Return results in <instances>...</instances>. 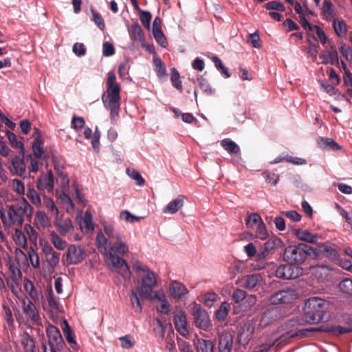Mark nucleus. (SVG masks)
Listing matches in <instances>:
<instances>
[{"label": "nucleus", "instance_id": "72a5a7b5", "mask_svg": "<svg viewBox=\"0 0 352 352\" xmlns=\"http://www.w3.org/2000/svg\"><path fill=\"white\" fill-rule=\"evenodd\" d=\"M80 226L82 230H85V231L88 233L91 232L94 230V226L92 222V216L91 214L86 211L81 221L80 222Z\"/></svg>", "mask_w": 352, "mask_h": 352}, {"label": "nucleus", "instance_id": "09e8293b", "mask_svg": "<svg viewBox=\"0 0 352 352\" xmlns=\"http://www.w3.org/2000/svg\"><path fill=\"white\" fill-rule=\"evenodd\" d=\"M153 63L155 67V71L159 76H163L166 74V67L164 62L159 57L153 58Z\"/></svg>", "mask_w": 352, "mask_h": 352}, {"label": "nucleus", "instance_id": "7c9ffc66", "mask_svg": "<svg viewBox=\"0 0 352 352\" xmlns=\"http://www.w3.org/2000/svg\"><path fill=\"white\" fill-rule=\"evenodd\" d=\"M276 245L275 239H269L265 243L264 245L261 248L259 252L256 254L258 259L261 260L265 258L272 250H274Z\"/></svg>", "mask_w": 352, "mask_h": 352}, {"label": "nucleus", "instance_id": "8fccbe9b", "mask_svg": "<svg viewBox=\"0 0 352 352\" xmlns=\"http://www.w3.org/2000/svg\"><path fill=\"white\" fill-rule=\"evenodd\" d=\"M170 80L174 87H175L179 91L182 90V81L180 80V75L175 68L171 69Z\"/></svg>", "mask_w": 352, "mask_h": 352}, {"label": "nucleus", "instance_id": "e433bc0d", "mask_svg": "<svg viewBox=\"0 0 352 352\" xmlns=\"http://www.w3.org/2000/svg\"><path fill=\"white\" fill-rule=\"evenodd\" d=\"M322 14L327 21H333L334 7L329 0H324L322 6Z\"/></svg>", "mask_w": 352, "mask_h": 352}, {"label": "nucleus", "instance_id": "774afa93", "mask_svg": "<svg viewBox=\"0 0 352 352\" xmlns=\"http://www.w3.org/2000/svg\"><path fill=\"white\" fill-rule=\"evenodd\" d=\"M342 64L343 68L345 71V74L343 77L344 84L346 87H352V74L347 69L346 65L344 62H342Z\"/></svg>", "mask_w": 352, "mask_h": 352}, {"label": "nucleus", "instance_id": "4468645a", "mask_svg": "<svg viewBox=\"0 0 352 352\" xmlns=\"http://www.w3.org/2000/svg\"><path fill=\"white\" fill-rule=\"evenodd\" d=\"M312 253L315 258L327 257L331 261H335L338 258L337 250L325 243H319L316 248L313 247Z\"/></svg>", "mask_w": 352, "mask_h": 352}, {"label": "nucleus", "instance_id": "de8ad7c7", "mask_svg": "<svg viewBox=\"0 0 352 352\" xmlns=\"http://www.w3.org/2000/svg\"><path fill=\"white\" fill-rule=\"evenodd\" d=\"M212 62L214 63L215 67H217V69L223 74L225 76L226 78H229L230 77V74L228 71V69L227 67H226L221 60L217 57V56H212Z\"/></svg>", "mask_w": 352, "mask_h": 352}, {"label": "nucleus", "instance_id": "864d4df0", "mask_svg": "<svg viewBox=\"0 0 352 352\" xmlns=\"http://www.w3.org/2000/svg\"><path fill=\"white\" fill-rule=\"evenodd\" d=\"M198 81L200 89L207 95L211 96L214 94V89L210 87V84L208 83L206 79L201 76L200 78H198Z\"/></svg>", "mask_w": 352, "mask_h": 352}, {"label": "nucleus", "instance_id": "20e7f679", "mask_svg": "<svg viewBox=\"0 0 352 352\" xmlns=\"http://www.w3.org/2000/svg\"><path fill=\"white\" fill-rule=\"evenodd\" d=\"M107 91L102 95V101L104 107L110 111L111 123H117L120 112V87L116 82V76L114 72L107 74Z\"/></svg>", "mask_w": 352, "mask_h": 352}, {"label": "nucleus", "instance_id": "79ce46f5", "mask_svg": "<svg viewBox=\"0 0 352 352\" xmlns=\"http://www.w3.org/2000/svg\"><path fill=\"white\" fill-rule=\"evenodd\" d=\"M8 139L11 146L15 148H19V151L25 152L24 145L21 141L18 140L16 135L9 131L6 132Z\"/></svg>", "mask_w": 352, "mask_h": 352}, {"label": "nucleus", "instance_id": "bb28decb", "mask_svg": "<svg viewBox=\"0 0 352 352\" xmlns=\"http://www.w3.org/2000/svg\"><path fill=\"white\" fill-rule=\"evenodd\" d=\"M188 292L185 285L177 281H173L170 286V295L176 299H182Z\"/></svg>", "mask_w": 352, "mask_h": 352}, {"label": "nucleus", "instance_id": "37998d69", "mask_svg": "<svg viewBox=\"0 0 352 352\" xmlns=\"http://www.w3.org/2000/svg\"><path fill=\"white\" fill-rule=\"evenodd\" d=\"M318 144L321 147L323 148H329L333 151H337L340 150L341 146L338 144L335 141H333L331 138H322L320 141L318 142Z\"/></svg>", "mask_w": 352, "mask_h": 352}, {"label": "nucleus", "instance_id": "473e14b6", "mask_svg": "<svg viewBox=\"0 0 352 352\" xmlns=\"http://www.w3.org/2000/svg\"><path fill=\"white\" fill-rule=\"evenodd\" d=\"M214 344L212 341L198 338L197 342V352H214Z\"/></svg>", "mask_w": 352, "mask_h": 352}, {"label": "nucleus", "instance_id": "f8f14e48", "mask_svg": "<svg viewBox=\"0 0 352 352\" xmlns=\"http://www.w3.org/2000/svg\"><path fill=\"white\" fill-rule=\"evenodd\" d=\"M301 270L294 265L283 264L276 269L275 275L277 278L284 280L294 279L301 274Z\"/></svg>", "mask_w": 352, "mask_h": 352}, {"label": "nucleus", "instance_id": "5fc2aeb1", "mask_svg": "<svg viewBox=\"0 0 352 352\" xmlns=\"http://www.w3.org/2000/svg\"><path fill=\"white\" fill-rule=\"evenodd\" d=\"M126 173L130 177L135 181V184L138 186H142L144 185V179L138 171L134 169L130 170L128 168L126 170Z\"/></svg>", "mask_w": 352, "mask_h": 352}, {"label": "nucleus", "instance_id": "9d476101", "mask_svg": "<svg viewBox=\"0 0 352 352\" xmlns=\"http://www.w3.org/2000/svg\"><path fill=\"white\" fill-rule=\"evenodd\" d=\"M340 322L342 324L326 327L324 329V331L330 333L334 336H340L352 331V315H342Z\"/></svg>", "mask_w": 352, "mask_h": 352}, {"label": "nucleus", "instance_id": "7ed1b4c3", "mask_svg": "<svg viewBox=\"0 0 352 352\" xmlns=\"http://www.w3.org/2000/svg\"><path fill=\"white\" fill-rule=\"evenodd\" d=\"M33 214V208L25 198L6 206V210H0V218L5 227L16 226L21 227L25 218L30 219Z\"/></svg>", "mask_w": 352, "mask_h": 352}, {"label": "nucleus", "instance_id": "69168bd1", "mask_svg": "<svg viewBox=\"0 0 352 352\" xmlns=\"http://www.w3.org/2000/svg\"><path fill=\"white\" fill-rule=\"evenodd\" d=\"M35 221L41 226L45 227L47 224V216L45 212L38 210L35 214Z\"/></svg>", "mask_w": 352, "mask_h": 352}, {"label": "nucleus", "instance_id": "c85d7f7f", "mask_svg": "<svg viewBox=\"0 0 352 352\" xmlns=\"http://www.w3.org/2000/svg\"><path fill=\"white\" fill-rule=\"evenodd\" d=\"M183 197L178 196L176 199L169 202L168 204L163 208V212L165 214H175L183 206Z\"/></svg>", "mask_w": 352, "mask_h": 352}, {"label": "nucleus", "instance_id": "b1692460", "mask_svg": "<svg viewBox=\"0 0 352 352\" xmlns=\"http://www.w3.org/2000/svg\"><path fill=\"white\" fill-rule=\"evenodd\" d=\"M322 63L324 65H335L338 63V55L336 49L331 46L329 50L323 51L319 56Z\"/></svg>", "mask_w": 352, "mask_h": 352}, {"label": "nucleus", "instance_id": "1a4fd4ad", "mask_svg": "<svg viewBox=\"0 0 352 352\" xmlns=\"http://www.w3.org/2000/svg\"><path fill=\"white\" fill-rule=\"evenodd\" d=\"M297 296L298 294L294 289L287 288L272 294L269 301L272 305L289 304L293 302Z\"/></svg>", "mask_w": 352, "mask_h": 352}, {"label": "nucleus", "instance_id": "603ef678", "mask_svg": "<svg viewBox=\"0 0 352 352\" xmlns=\"http://www.w3.org/2000/svg\"><path fill=\"white\" fill-rule=\"evenodd\" d=\"M340 291L346 294L352 296V279L345 278L339 283Z\"/></svg>", "mask_w": 352, "mask_h": 352}, {"label": "nucleus", "instance_id": "dca6fc26", "mask_svg": "<svg viewBox=\"0 0 352 352\" xmlns=\"http://www.w3.org/2000/svg\"><path fill=\"white\" fill-rule=\"evenodd\" d=\"M282 318L281 309L279 307H271L267 309L262 314L259 326L265 327Z\"/></svg>", "mask_w": 352, "mask_h": 352}, {"label": "nucleus", "instance_id": "6e6552de", "mask_svg": "<svg viewBox=\"0 0 352 352\" xmlns=\"http://www.w3.org/2000/svg\"><path fill=\"white\" fill-rule=\"evenodd\" d=\"M191 316L193 324L199 329L207 330L211 325L209 315L199 304L195 303L192 307Z\"/></svg>", "mask_w": 352, "mask_h": 352}, {"label": "nucleus", "instance_id": "aec40b11", "mask_svg": "<svg viewBox=\"0 0 352 352\" xmlns=\"http://www.w3.org/2000/svg\"><path fill=\"white\" fill-rule=\"evenodd\" d=\"M173 322L176 330L184 337L189 334L188 329L186 315L184 311L180 310L174 313Z\"/></svg>", "mask_w": 352, "mask_h": 352}, {"label": "nucleus", "instance_id": "4be33fe9", "mask_svg": "<svg viewBox=\"0 0 352 352\" xmlns=\"http://www.w3.org/2000/svg\"><path fill=\"white\" fill-rule=\"evenodd\" d=\"M23 311L32 321L36 322L39 320L40 316L36 306L27 297L23 300Z\"/></svg>", "mask_w": 352, "mask_h": 352}, {"label": "nucleus", "instance_id": "423d86ee", "mask_svg": "<svg viewBox=\"0 0 352 352\" xmlns=\"http://www.w3.org/2000/svg\"><path fill=\"white\" fill-rule=\"evenodd\" d=\"M313 247L300 243L297 245L287 246L283 253L285 262L296 267L303 264L312 253Z\"/></svg>", "mask_w": 352, "mask_h": 352}, {"label": "nucleus", "instance_id": "bf43d9fd", "mask_svg": "<svg viewBox=\"0 0 352 352\" xmlns=\"http://www.w3.org/2000/svg\"><path fill=\"white\" fill-rule=\"evenodd\" d=\"M60 259V253L53 252L52 254L46 256V260L49 265L54 268L58 263Z\"/></svg>", "mask_w": 352, "mask_h": 352}, {"label": "nucleus", "instance_id": "a18cd8bd", "mask_svg": "<svg viewBox=\"0 0 352 352\" xmlns=\"http://www.w3.org/2000/svg\"><path fill=\"white\" fill-rule=\"evenodd\" d=\"M24 289L34 300H38V292L35 289L32 281L29 279H25L24 281Z\"/></svg>", "mask_w": 352, "mask_h": 352}, {"label": "nucleus", "instance_id": "0eeeda50", "mask_svg": "<svg viewBox=\"0 0 352 352\" xmlns=\"http://www.w3.org/2000/svg\"><path fill=\"white\" fill-rule=\"evenodd\" d=\"M123 256L109 255L107 263L110 270L118 273L125 280L131 277L129 267L125 260L122 258Z\"/></svg>", "mask_w": 352, "mask_h": 352}, {"label": "nucleus", "instance_id": "e2e57ef3", "mask_svg": "<svg viewBox=\"0 0 352 352\" xmlns=\"http://www.w3.org/2000/svg\"><path fill=\"white\" fill-rule=\"evenodd\" d=\"M91 12L93 14L94 22L96 23V25L98 27L100 30H104L105 28V23L101 15L93 9L91 10Z\"/></svg>", "mask_w": 352, "mask_h": 352}, {"label": "nucleus", "instance_id": "f03ea898", "mask_svg": "<svg viewBox=\"0 0 352 352\" xmlns=\"http://www.w3.org/2000/svg\"><path fill=\"white\" fill-rule=\"evenodd\" d=\"M104 233L100 231L96 236L98 247L101 252L109 255L124 256L129 252V248L124 242V236L115 230L113 226L108 223L102 224Z\"/></svg>", "mask_w": 352, "mask_h": 352}, {"label": "nucleus", "instance_id": "9b49d317", "mask_svg": "<svg viewBox=\"0 0 352 352\" xmlns=\"http://www.w3.org/2000/svg\"><path fill=\"white\" fill-rule=\"evenodd\" d=\"M25 152L19 151V155H15L11 160V165L9 167L12 174L17 175L23 178L29 176V172L26 170V165L24 162Z\"/></svg>", "mask_w": 352, "mask_h": 352}, {"label": "nucleus", "instance_id": "2f4dec72", "mask_svg": "<svg viewBox=\"0 0 352 352\" xmlns=\"http://www.w3.org/2000/svg\"><path fill=\"white\" fill-rule=\"evenodd\" d=\"M21 344L24 352H35V341L28 333H24L21 337Z\"/></svg>", "mask_w": 352, "mask_h": 352}, {"label": "nucleus", "instance_id": "ea45409f", "mask_svg": "<svg viewBox=\"0 0 352 352\" xmlns=\"http://www.w3.org/2000/svg\"><path fill=\"white\" fill-rule=\"evenodd\" d=\"M138 291H135L132 289L130 294V300L132 305L133 309L137 313H140L142 311V304H141V298L142 297L138 296Z\"/></svg>", "mask_w": 352, "mask_h": 352}, {"label": "nucleus", "instance_id": "052dcab7", "mask_svg": "<svg viewBox=\"0 0 352 352\" xmlns=\"http://www.w3.org/2000/svg\"><path fill=\"white\" fill-rule=\"evenodd\" d=\"M265 8L267 10H274L279 12H284L285 10V8L284 5L276 1H272L265 4Z\"/></svg>", "mask_w": 352, "mask_h": 352}, {"label": "nucleus", "instance_id": "a211bd4d", "mask_svg": "<svg viewBox=\"0 0 352 352\" xmlns=\"http://www.w3.org/2000/svg\"><path fill=\"white\" fill-rule=\"evenodd\" d=\"M255 331V323L252 320H248L242 326L237 336V340L240 344L246 345L252 340Z\"/></svg>", "mask_w": 352, "mask_h": 352}, {"label": "nucleus", "instance_id": "ddd939ff", "mask_svg": "<svg viewBox=\"0 0 352 352\" xmlns=\"http://www.w3.org/2000/svg\"><path fill=\"white\" fill-rule=\"evenodd\" d=\"M46 334L48 338V346H56L58 350H61L65 342L59 329L54 325L49 324L46 329Z\"/></svg>", "mask_w": 352, "mask_h": 352}, {"label": "nucleus", "instance_id": "c9c22d12", "mask_svg": "<svg viewBox=\"0 0 352 352\" xmlns=\"http://www.w3.org/2000/svg\"><path fill=\"white\" fill-rule=\"evenodd\" d=\"M32 151H33V157H36V159L41 158L44 150H43V142L41 140V137L40 135L36 136L33 142H32Z\"/></svg>", "mask_w": 352, "mask_h": 352}, {"label": "nucleus", "instance_id": "412c9836", "mask_svg": "<svg viewBox=\"0 0 352 352\" xmlns=\"http://www.w3.org/2000/svg\"><path fill=\"white\" fill-rule=\"evenodd\" d=\"M162 19L156 16L153 23V35L157 43L162 47H165L168 43L161 28Z\"/></svg>", "mask_w": 352, "mask_h": 352}, {"label": "nucleus", "instance_id": "3c124183", "mask_svg": "<svg viewBox=\"0 0 352 352\" xmlns=\"http://www.w3.org/2000/svg\"><path fill=\"white\" fill-rule=\"evenodd\" d=\"M139 16L144 27L147 30H150V23L152 18L151 12L142 10L139 12Z\"/></svg>", "mask_w": 352, "mask_h": 352}, {"label": "nucleus", "instance_id": "a19ab883", "mask_svg": "<svg viewBox=\"0 0 352 352\" xmlns=\"http://www.w3.org/2000/svg\"><path fill=\"white\" fill-rule=\"evenodd\" d=\"M50 236L52 243L56 249L59 250H63L66 248L67 242L64 239L60 238L59 235L54 231H52L50 232Z\"/></svg>", "mask_w": 352, "mask_h": 352}, {"label": "nucleus", "instance_id": "5701e85b", "mask_svg": "<svg viewBox=\"0 0 352 352\" xmlns=\"http://www.w3.org/2000/svg\"><path fill=\"white\" fill-rule=\"evenodd\" d=\"M234 336L230 332H223L219 336V352H230L233 345Z\"/></svg>", "mask_w": 352, "mask_h": 352}, {"label": "nucleus", "instance_id": "6e6d98bb", "mask_svg": "<svg viewBox=\"0 0 352 352\" xmlns=\"http://www.w3.org/2000/svg\"><path fill=\"white\" fill-rule=\"evenodd\" d=\"M27 197L31 201V202L38 206L41 204V197L37 191L34 188H30L27 193Z\"/></svg>", "mask_w": 352, "mask_h": 352}, {"label": "nucleus", "instance_id": "cd10ccee", "mask_svg": "<svg viewBox=\"0 0 352 352\" xmlns=\"http://www.w3.org/2000/svg\"><path fill=\"white\" fill-rule=\"evenodd\" d=\"M55 226L60 234L63 236L74 230V226L69 218L60 219L55 223Z\"/></svg>", "mask_w": 352, "mask_h": 352}, {"label": "nucleus", "instance_id": "393cba45", "mask_svg": "<svg viewBox=\"0 0 352 352\" xmlns=\"http://www.w3.org/2000/svg\"><path fill=\"white\" fill-rule=\"evenodd\" d=\"M131 38L135 41L142 43V47H145V36L144 31L138 22H135L131 25L129 30Z\"/></svg>", "mask_w": 352, "mask_h": 352}, {"label": "nucleus", "instance_id": "13d9d810", "mask_svg": "<svg viewBox=\"0 0 352 352\" xmlns=\"http://www.w3.org/2000/svg\"><path fill=\"white\" fill-rule=\"evenodd\" d=\"M120 217L122 219H124L126 222L133 223L135 221H139L142 217L135 216L131 214L128 210H123L120 212Z\"/></svg>", "mask_w": 352, "mask_h": 352}, {"label": "nucleus", "instance_id": "f704fd0d", "mask_svg": "<svg viewBox=\"0 0 352 352\" xmlns=\"http://www.w3.org/2000/svg\"><path fill=\"white\" fill-rule=\"evenodd\" d=\"M64 324L65 327L63 329V331L65 335V339L67 341V342L70 344V348L72 349L74 351H77L78 344L74 340L73 332L66 320L64 321Z\"/></svg>", "mask_w": 352, "mask_h": 352}, {"label": "nucleus", "instance_id": "4c0bfd02", "mask_svg": "<svg viewBox=\"0 0 352 352\" xmlns=\"http://www.w3.org/2000/svg\"><path fill=\"white\" fill-rule=\"evenodd\" d=\"M221 145L230 154H238L240 152L239 146L229 138L223 139L221 142Z\"/></svg>", "mask_w": 352, "mask_h": 352}, {"label": "nucleus", "instance_id": "2eb2a0df", "mask_svg": "<svg viewBox=\"0 0 352 352\" xmlns=\"http://www.w3.org/2000/svg\"><path fill=\"white\" fill-rule=\"evenodd\" d=\"M85 250L79 245H71L66 253V260L68 265H77L85 258Z\"/></svg>", "mask_w": 352, "mask_h": 352}, {"label": "nucleus", "instance_id": "c03bdc74", "mask_svg": "<svg viewBox=\"0 0 352 352\" xmlns=\"http://www.w3.org/2000/svg\"><path fill=\"white\" fill-rule=\"evenodd\" d=\"M261 223H263L261 217L257 213L250 214L245 221L246 226L251 229H254Z\"/></svg>", "mask_w": 352, "mask_h": 352}, {"label": "nucleus", "instance_id": "4d7b16f0", "mask_svg": "<svg viewBox=\"0 0 352 352\" xmlns=\"http://www.w3.org/2000/svg\"><path fill=\"white\" fill-rule=\"evenodd\" d=\"M44 204L52 215L58 217V210L52 199L44 197Z\"/></svg>", "mask_w": 352, "mask_h": 352}, {"label": "nucleus", "instance_id": "c756f323", "mask_svg": "<svg viewBox=\"0 0 352 352\" xmlns=\"http://www.w3.org/2000/svg\"><path fill=\"white\" fill-rule=\"evenodd\" d=\"M332 25L337 36L344 38L347 33V25L343 19H333Z\"/></svg>", "mask_w": 352, "mask_h": 352}, {"label": "nucleus", "instance_id": "f257e3e1", "mask_svg": "<svg viewBox=\"0 0 352 352\" xmlns=\"http://www.w3.org/2000/svg\"><path fill=\"white\" fill-rule=\"evenodd\" d=\"M329 307V303L324 299L316 296L306 299L302 307V315L284 322L283 327L286 331L280 336V342L289 344L294 338L301 339L307 337L309 332L324 331L320 327L302 328V326L318 324L327 320V312Z\"/></svg>", "mask_w": 352, "mask_h": 352}, {"label": "nucleus", "instance_id": "338daca9", "mask_svg": "<svg viewBox=\"0 0 352 352\" xmlns=\"http://www.w3.org/2000/svg\"><path fill=\"white\" fill-rule=\"evenodd\" d=\"M32 266L36 269L40 266V261L38 253L33 249L28 253Z\"/></svg>", "mask_w": 352, "mask_h": 352}, {"label": "nucleus", "instance_id": "a878e982", "mask_svg": "<svg viewBox=\"0 0 352 352\" xmlns=\"http://www.w3.org/2000/svg\"><path fill=\"white\" fill-rule=\"evenodd\" d=\"M294 233L299 240L307 243H314L318 239V234H313L307 230L295 229Z\"/></svg>", "mask_w": 352, "mask_h": 352}, {"label": "nucleus", "instance_id": "39448f33", "mask_svg": "<svg viewBox=\"0 0 352 352\" xmlns=\"http://www.w3.org/2000/svg\"><path fill=\"white\" fill-rule=\"evenodd\" d=\"M133 269L137 274L138 295L144 298H151L153 289L157 284L155 274L140 262L133 263Z\"/></svg>", "mask_w": 352, "mask_h": 352}, {"label": "nucleus", "instance_id": "f3484780", "mask_svg": "<svg viewBox=\"0 0 352 352\" xmlns=\"http://www.w3.org/2000/svg\"><path fill=\"white\" fill-rule=\"evenodd\" d=\"M54 178L52 170L42 173L38 177L36 188L43 192H52L54 190Z\"/></svg>", "mask_w": 352, "mask_h": 352}, {"label": "nucleus", "instance_id": "49530a36", "mask_svg": "<svg viewBox=\"0 0 352 352\" xmlns=\"http://www.w3.org/2000/svg\"><path fill=\"white\" fill-rule=\"evenodd\" d=\"M229 311L230 305L226 302H222L215 313L216 318L220 321L224 320L228 316Z\"/></svg>", "mask_w": 352, "mask_h": 352}, {"label": "nucleus", "instance_id": "0e129e2a", "mask_svg": "<svg viewBox=\"0 0 352 352\" xmlns=\"http://www.w3.org/2000/svg\"><path fill=\"white\" fill-rule=\"evenodd\" d=\"M254 228L256 229L257 237L260 238L261 239H266L268 237L269 234L263 222L260 223Z\"/></svg>", "mask_w": 352, "mask_h": 352}, {"label": "nucleus", "instance_id": "680f3d73", "mask_svg": "<svg viewBox=\"0 0 352 352\" xmlns=\"http://www.w3.org/2000/svg\"><path fill=\"white\" fill-rule=\"evenodd\" d=\"M12 187L14 191L19 195H23L25 192L24 184L19 179H14L12 180Z\"/></svg>", "mask_w": 352, "mask_h": 352}, {"label": "nucleus", "instance_id": "6ab92c4d", "mask_svg": "<svg viewBox=\"0 0 352 352\" xmlns=\"http://www.w3.org/2000/svg\"><path fill=\"white\" fill-rule=\"evenodd\" d=\"M263 280L259 274L246 275L238 280L236 283L243 288L248 290L256 289Z\"/></svg>", "mask_w": 352, "mask_h": 352}, {"label": "nucleus", "instance_id": "58836bf2", "mask_svg": "<svg viewBox=\"0 0 352 352\" xmlns=\"http://www.w3.org/2000/svg\"><path fill=\"white\" fill-rule=\"evenodd\" d=\"M2 314L4 320L7 322L9 327L14 326V317L12 314V311L11 310L10 307L8 305V302L4 300L2 303Z\"/></svg>", "mask_w": 352, "mask_h": 352}]
</instances>
